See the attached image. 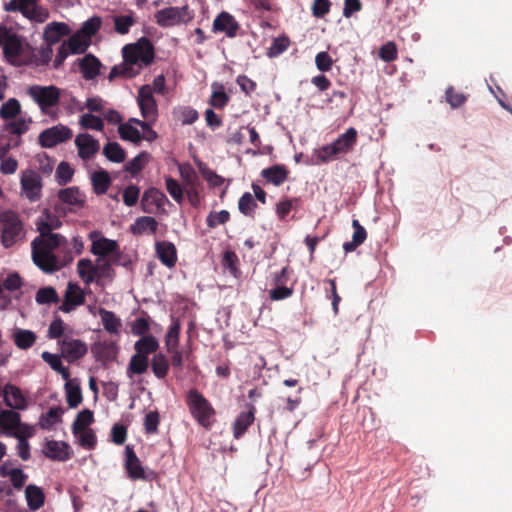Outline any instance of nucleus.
Returning <instances> with one entry per match:
<instances>
[{"label": "nucleus", "instance_id": "obj_1", "mask_svg": "<svg viewBox=\"0 0 512 512\" xmlns=\"http://www.w3.org/2000/svg\"><path fill=\"white\" fill-rule=\"evenodd\" d=\"M55 227L49 223H37L39 235L31 242L33 263L46 274L61 270L73 259L70 251L63 257L58 255V252L67 249V240L53 232Z\"/></svg>", "mask_w": 512, "mask_h": 512}, {"label": "nucleus", "instance_id": "obj_2", "mask_svg": "<svg viewBox=\"0 0 512 512\" xmlns=\"http://www.w3.org/2000/svg\"><path fill=\"white\" fill-rule=\"evenodd\" d=\"M123 62L112 67L108 79H131L139 75L142 69L149 66L155 57L154 46L146 38H140L136 43L127 44L122 48Z\"/></svg>", "mask_w": 512, "mask_h": 512}, {"label": "nucleus", "instance_id": "obj_3", "mask_svg": "<svg viewBox=\"0 0 512 512\" xmlns=\"http://www.w3.org/2000/svg\"><path fill=\"white\" fill-rule=\"evenodd\" d=\"M26 231L19 214L13 210L0 213V242L4 248H11L25 240Z\"/></svg>", "mask_w": 512, "mask_h": 512}, {"label": "nucleus", "instance_id": "obj_4", "mask_svg": "<svg viewBox=\"0 0 512 512\" xmlns=\"http://www.w3.org/2000/svg\"><path fill=\"white\" fill-rule=\"evenodd\" d=\"M357 137V130L353 127L348 128L333 143L322 146L314 151V155L317 158L316 163H327L335 159L339 154L349 153L356 145Z\"/></svg>", "mask_w": 512, "mask_h": 512}, {"label": "nucleus", "instance_id": "obj_5", "mask_svg": "<svg viewBox=\"0 0 512 512\" xmlns=\"http://www.w3.org/2000/svg\"><path fill=\"white\" fill-rule=\"evenodd\" d=\"M186 402L192 417L205 429H211L215 422L216 411L211 403L197 389L187 392Z\"/></svg>", "mask_w": 512, "mask_h": 512}, {"label": "nucleus", "instance_id": "obj_6", "mask_svg": "<svg viewBox=\"0 0 512 512\" xmlns=\"http://www.w3.org/2000/svg\"><path fill=\"white\" fill-rule=\"evenodd\" d=\"M60 92L54 85H31L26 89V94L38 105L43 114H48L50 109L59 103Z\"/></svg>", "mask_w": 512, "mask_h": 512}, {"label": "nucleus", "instance_id": "obj_7", "mask_svg": "<svg viewBox=\"0 0 512 512\" xmlns=\"http://www.w3.org/2000/svg\"><path fill=\"white\" fill-rule=\"evenodd\" d=\"M155 22L164 28L187 24L194 18V13L188 5L182 7H167L158 10L155 15Z\"/></svg>", "mask_w": 512, "mask_h": 512}, {"label": "nucleus", "instance_id": "obj_8", "mask_svg": "<svg viewBox=\"0 0 512 512\" xmlns=\"http://www.w3.org/2000/svg\"><path fill=\"white\" fill-rule=\"evenodd\" d=\"M21 194L30 202L38 201L42 195V178L38 172L34 170H25L22 172Z\"/></svg>", "mask_w": 512, "mask_h": 512}, {"label": "nucleus", "instance_id": "obj_9", "mask_svg": "<svg viewBox=\"0 0 512 512\" xmlns=\"http://www.w3.org/2000/svg\"><path fill=\"white\" fill-rule=\"evenodd\" d=\"M137 103L142 117L150 122L158 118V105L150 85H143L138 90Z\"/></svg>", "mask_w": 512, "mask_h": 512}, {"label": "nucleus", "instance_id": "obj_10", "mask_svg": "<svg viewBox=\"0 0 512 512\" xmlns=\"http://www.w3.org/2000/svg\"><path fill=\"white\" fill-rule=\"evenodd\" d=\"M4 9L8 12H20L27 19L39 23H43L49 18L48 10L42 6L37 5V3L23 4L16 1H9L5 4Z\"/></svg>", "mask_w": 512, "mask_h": 512}, {"label": "nucleus", "instance_id": "obj_11", "mask_svg": "<svg viewBox=\"0 0 512 512\" xmlns=\"http://www.w3.org/2000/svg\"><path fill=\"white\" fill-rule=\"evenodd\" d=\"M72 130L62 124L55 125L42 131L39 143L44 148H52L72 138Z\"/></svg>", "mask_w": 512, "mask_h": 512}, {"label": "nucleus", "instance_id": "obj_12", "mask_svg": "<svg viewBox=\"0 0 512 512\" xmlns=\"http://www.w3.org/2000/svg\"><path fill=\"white\" fill-rule=\"evenodd\" d=\"M62 355L69 361L74 362L81 359L87 353V345L80 339L64 337L58 341Z\"/></svg>", "mask_w": 512, "mask_h": 512}, {"label": "nucleus", "instance_id": "obj_13", "mask_svg": "<svg viewBox=\"0 0 512 512\" xmlns=\"http://www.w3.org/2000/svg\"><path fill=\"white\" fill-rule=\"evenodd\" d=\"M240 26L236 19L228 12H221L213 21L212 31L214 33H225L229 38H234Z\"/></svg>", "mask_w": 512, "mask_h": 512}, {"label": "nucleus", "instance_id": "obj_14", "mask_svg": "<svg viewBox=\"0 0 512 512\" xmlns=\"http://www.w3.org/2000/svg\"><path fill=\"white\" fill-rule=\"evenodd\" d=\"M125 469L128 477L132 480L142 479L145 480L144 468L141 465V461L136 455L134 449L130 445L125 447Z\"/></svg>", "mask_w": 512, "mask_h": 512}, {"label": "nucleus", "instance_id": "obj_15", "mask_svg": "<svg viewBox=\"0 0 512 512\" xmlns=\"http://www.w3.org/2000/svg\"><path fill=\"white\" fill-rule=\"evenodd\" d=\"M75 145L78 149L79 157L83 160L90 159L100 148L98 140L87 133L77 135Z\"/></svg>", "mask_w": 512, "mask_h": 512}, {"label": "nucleus", "instance_id": "obj_16", "mask_svg": "<svg viewBox=\"0 0 512 512\" xmlns=\"http://www.w3.org/2000/svg\"><path fill=\"white\" fill-rule=\"evenodd\" d=\"M44 454L47 458L54 461H67L72 457L70 446L63 441H47L44 448Z\"/></svg>", "mask_w": 512, "mask_h": 512}, {"label": "nucleus", "instance_id": "obj_17", "mask_svg": "<svg viewBox=\"0 0 512 512\" xmlns=\"http://www.w3.org/2000/svg\"><path fill=\"white\" fill-rule=\"evenodd\" d=\"M247 407L248 410L242 411L233 423V436L236 439H240L255 420V406L248 404Z\"/></svg>", "mask_w": 512, "mask_h": 512}, {"label": "nucleus", "instance_id": "obj_18", "mask_svg": "<svg viewBox=\"0 0 512 512\" xmlns=\"http://www.w3.org/2000/svg\"><path fill=\"white\" fill-rule=\"evenodd\" d=\"M155 251L160 262L168 268H173L177 262V249L172 242L157 241Z\"/></svg>", "mask_w": 512, "mask_h": 512}, {"label": "nucleus", "instance_id": "obj_19", "mask_svg": "<svg viewBox=\"0 0 512 512\" xmlns=\"http://www.w3.org/2000/svg\"><path fill=\"white\" fill-rule=\"evenodd\" d=\"M4 403L6 406L16 409L24 410L27 407V402L21 390L12 384H6L2 391Z\"/></svg>", "mask_w": 512, "mask_h": 512}, {"label": "nucleus", "instance_id": "obj_20", "mask_svg": "<svg viewBox=\"0 0 512 512\" xmlns=\"http://www.w3.org/2000/svg\"><path fill=\"white\" fill-rule=\"evenodd\" d=\"M70 27L64 22H51L44 30L43 38L47 45L52 46L58 43L63 37L69 35Z\"/></svg>", "mask_w": 512, "mask_h": 512}, {"label": "nucleus", "instance_id": "obj_21", "mask_svg": "<svg viewBox=\"0 0 512 512\" xmlns=\"http://www.w3.org/2000/svg\"><path fill=\"white\" fill-rule=\"evenodd\" d=\"M22 52L23 46L20 37L15 33H11L3 44L5 58L9 63L15 64Z\"/></svg>", "mask_w": 512, "mask_h": 512}, {"label": "nucleus", "instance_id": "obj_22", "mask_svg": "<svg viewBox=\"0 0 512 512\" xmlns=\"http://www.w3.org/2000/svg\"><path fill=\"white\" fill-rule=\"evenodd\" d=\"M289 171L284 165L276 164L261 171V176L275 186H280L288 178Z\"/></svg>", "mask_w": 512, "mask_h": 512}, {"label": "nucleus", "instance_id": "obj_23", "mask_svg": "<svg viewBox=\"0 0 512 512\" xmlns=\"http://www.w3.org/2000/svg\"><path fill=\"white\" fill-rule=\"evenodd\" d=\"M158 229V222L154 217L141 216L130 226L133 235L155 234Z\"/></svg>", "mask_w": 512, "mask_h": 512}, {"label": "nucleus", "instance_id": "obj_24", "mask_svg": "<svg viewBox=\"0 0 512 512\" xmlns=\"http://www.w3.org/2000/svg\"><path fill=\"white\" fill-rule=\"evenodd\" d=\"M101 62L92 54L85 55L80 61V71L86 80L94 79L100 72Z\"/></svg>", "mask_w": 512, "mask_h": 512}, {"label": "nucleus", "instance_id": "obj_25", "mask_svg": "<svg viewBox=\"0 0 512 512\" xmlns=\"http://www.w3.org/2000/svg\"><path fill=\"white\" fill-rule=\"evenodd\" d=\"M118 249L119 246L116 241L101 237L93 241L91 246V253L99 256V258H105L109 254L117 252Z\"/></svg>", "mask_w": 512, "mask_h": 512}, {"label": "nucleus", "instance_id": "obj_26", "mask_svg": "<svg viewBox=\"0 0 512 512\" xmlns=\"http://www.w3.org/2000/svg\"><path fill=\"white\" fill-rule=\"evenodd\" d=\"M98 314L101 317L104 329L110 334H118L122 326L120 318L114 312L106 310L103 307L98 308Z\"/></svg>", "mask_w": 512, "mask_h": 512}, {"label": "nucleus", "instance_id": "obj_27", "mask_svg": "<svg viewBox=\"0 0 512 512\" xmlns=\"http://www.w3.org/2000/svg\"><path fill=\"white\" fill-rule=\"evenodd\" d=\"M159 348L158 340L152 336H143L134 344L136 354L148 357L150 354L155 353Z\"/></svg>", "mask_w": 512, "mask_h": 512}, {"label": "nucleus", "instance_id": "obj_28", "mask_svg": "<svg viewBox=\"0 0 512 512\" xmlns=\"http://www.w3.org/2000/svg\"><path fill=\"white\" fill-rule=\"evenodd\" d=\"M352 226L354 228L352 240L349 242H345L343 244V249L345 250L346 253L354 251L367 238V232L365 228L359 223L358 220L354 219L352 221Z\"/></svg>", "mask_w": 512, "mask_h": 512}, {"label": "nucleus", "instance_id": "obj_29", "mask_svg": "<svg viewBox=\"0 0 512 512\" xmlns=\"http://www.w3.org/2000/svg\"><path fill=\"white\" fill-rule=\"evenodd\" d=\"M36 339V334L31 330L18 328L13 333L14 343L19 349L26 350L31 348L35 344Z\"/></svg>", "mask_w": 512, "mask_h": 512}, {"label": "nucleus", "instance_id": "obj_30", "mask_svg": "<svg viewBox=\"0 0 512 512\" xmlns=\"http://www.w3.org/2000/svg\"><path fill=\"white\" fill-rule=\"evenodd\" d=\"M20 414L13 410L0 412V427L8 433H12L20 426Z\"/></svg>", "mask_w": 512, "mask_h": 512}, {"label": "nucleus", "instance_id": "obj_31", "mask_svg": "<svg viewBox=\"0 0 512 512\" xmlns=\"http://www.w3.org/2000/svg\"><path fill=\"white\" fill-rule=\"evenodd\" d=\"M27 505L32 510H37L44 505L45 495L41 488L28 485L25 490Z\"/></svg>", "mask_w": 512, "mask_h": 512}, {"label": "nucleus", "instance_id": "obj_32", "mask_svg": "<svg viewBox=\"0 0 512 512\" xmlns=\"http://www.w3.org/2000/svg\"><path fill=\"white\" fill-rule=\"evenodd\" d=\"M22 108L16 98H9L0 108V118L8 121L17 118L21 114Z\"/></svg>", "mask_w": 512, "mask_h": 512}, {"label": "nucleus", "instance_id": "obj_33", "mask_svg": "<svg viewBox=\"0 0 512 512\" xmlns=\"http://www.w3.org/2000/svg\"><path fill=\"white\" fill-rule=\"evenodd\" d=\"M58 197L63 203L75 206H82L85 201L84 194H82L77 187L61 189L58 193Z\"/></svg>", "mask_w": 512, "mask_h": 512}, {"label": "nucleus", "instance_id": "obj_34", "mask_svg": "<svg viewBox=\"0 0 512 512\" xmlns=\"http://www.w3.org/2000/svg\"><path fill=\"white\" fill-rule=\"evenodd\" d=\"M212 95L209 104L216 109H223L229 102L230 98L226 94L224 86L220 83L214 82L212 84Z\"/></svg>", "mask_w": 512, "mask_h": 512}, {"label": "nucleus", "instance_id": "obj_35", "mask_svg": "<svg viewBox=\"0 0 512 512\" xmlns=\"http://www.w3.org/2000/svg\"><path fill=\"white\" fill-rule=\"evenodd\" d=\"M94 275L97 284H101L103 279H111L114 275L111 263L105 258H98L94 264Z\"/></svg>", "mask_w": 512, "mask_h": 512}, {"label": "nucleus", "instance_id": "obj_36", "mask_svg": "<svg viewBox=\"0 0 512 512\" xmlns=\"http://www.w3.org/2000/svg\"><path fill=\"white\" fill-rule=\"evenodd\" d=\"M91 180L94 192L98 195L105 194L111 184L109 173L105 170L94 172Z\"/></svg>", "mask_w": 512, "mask_h": 512}, {"label": "nucleus", "instance_id": "obj_37", "mask_svg": "<svg viewBox=\"0 0 512 512\" xmlns=\"http://www.w3.org/2000/svg\"><path fill=\"white\" fill-rule=\"evenodd\" d=\"M94 421L93 412L89 409H84L80 411L73 424H72V433L74 436H78L79 432L82 430H88V426Z\"/></svg>", "mask_w": 512, "mask_h": 512}, {"label": "nucleus", "instance_id": "obj_38", "mask_svg": "<svg viewBox=\"0 0 512 512\" xmlns=\"http://www.w3.org/2000/svg\"><path fill=\"white\" fill-rule=\"evenodd\" d=\"M85 291L75 282H69L66 287L64 298L71 304L80 306L85 303Z\"/></svg>", "mask_w": 512, "mask_h": 512}, {"label": "nucleus", "instance_id": "obj_39", "mask_svg": "<svg viewBox=\"0 0 512 512\" xmlns=\"http://www.w3.org/2000/svg\"><path fill=\"white\" fill-rule=\"evenodd\" d=\"M165 201H167V197L163 192L156 188H150L144 192L141 205L144 211L149 212L145 207L146 203L154 204L156 207L160 208L164 205Z\"/></svg>", "mask_w": 512, "mask_h": 512}, {"label": "nucleus", "instance_id": "obj_40", "mask_svg": "<svg viewBox=\"0 0 512 512\" xmlns=\"http://www.w3.org/2000/svg\"><path fill=\"white\" fill-rule=\"evenodd\" d=\"M63 409L61 407H52L46 414L40 417L39 425L42 429L50 430L56 423L62 421Z\"/></svg>", "mask_w": 512, "mask_h": 512}, {"label": "nucleus", "instance_id": "obj_41", "mask_svg": "<svg viewBox=\"0 0 512 512\" xmlns=\"http://www.w3.org/2000/svg\"><path fill=\"white\" fill-rule=\"evenodd\" d=\"M41 357L54 371L60 373L64 380H69L70 371L67 367L63 366L58 355L45 351L42 353Z\"/></svg>", "mask_w": 512, "mask_h": 512}, {"label": "nucleus", "instance_id": "obj_42", "mask_svg": "<svg viewBox=\"0 0 512 512\" xmlns=\"http://www.w3.org/2000/svg\"><path fill=\"white\" fill-rule=\"evenodd\" d=\"M169 361L162 353L154 354L151 360V368L158 379H164L169 371Z\"/></svg>", "mask_w": 512, "mask_h": 512}, {"label": "nucleus", "instance_id": "obj_43", "mask_svg": "<svg viewBox=\"0 0 512 512\" xmlns=\"http://www.w3.org/2000/svg\"><path fill=\"white\" fill-rule=\"evenodd\" d=\"M31 123V118L20 117L18 119L15 118L13 119V121L6 123L4 128L8 133L16 135L17 137H21L29 130Z\"/></svg>", "mask_w": 512, "mask_h": 512}, {"label": "nucleus", "instance_id": "obj_44", "mask_svg": "<svg viewBox=\"0 0 512 512\" xmlns=\"http://www.w3.org/2000/svg\"><path fill=\"white\" fill-rule=\"evenodd\" d=\"M149 366L148 357L139 354H134L129 362L127 368V374L131 377L133 374L141 375L144 374Z\"/></svg>", "mask_w": 512, "mask_h": 512}, {"label": "nucleus", "instance_id": "obj_45", "mask_svg": "<svg viewBox=\"0 0 512 512\" xmlns=\"http://www.w3.org/2000/svg\"><path fill=\"white\" fill-rule=\"evenodd\" d=\"M104 156L111 162L121 163L125 160L126 153L117 142H108L103 148Z\"/></svg>", "mask_w": 512, "mask_h": 512}, {"label": "nucleus", "instance_id": "obj_46", "mask_svg": "<svg viewBox=\"0 0 512 512\" xmlns=\"http://www.w3.org/2000/svg\"><path fill=\"white\" fill-rule=\"evenodd\" d=\"M67 45V48L72 54L83 53L90 44V41L86 39L81 33L76 32L67 41L63 42Z\"/></svg>", "mask_w": 512, "mask_h": 512}, {"label": "nucleus", "instance_id": "obj_47", "mask_svg": "<svg viewBox=\"0 0 512 512\" xmlns=\"http://www.w3.org/2000/svg\"><path fill=\"white\" fill-rule=\"evenodd\" d=\"M77 272L85 284L89 285L95 281L94 264L90 259H80L77 263Z\"/></svg>", "mask_w": 512, "mask_h": 512}, {"label": "nucleus", "instance_id": "obj_48", "mask_svg": "<svg viewBox=\"0 0 512 512\" xmlns=\"http://www.w3.org/2000/svg\"><path fill=\"white\" fill-rule=\"evenodd\" d=\"M150 158L151 155L148 152L142 151L125 165V170L136 175L144 169Z\"/></svg>", "mask_w": 512, "mask_h": 512}, {"label": "nucleus", "instance_id": "obj_49", "mask_svg": "<svg viewBox=\"0 0 512 512\" xmlns=\"http://www.w3.org/2000/svg\"><path fill=\"white\" fill-rule=\"evenodd\" d=\"M180 323L179 321H174L165 336V346L167 351H175L179 346V335H180Z\"/></svg>", "mask_w": 512, "mask_h": 512}, {"label": "nucleus", "instance_id": "obj_50", "mask_svg": "<svg viewBox=\"0 0 512 512\" xmlns=\"http://www.w3.org/2000/svg\"><path fill=\"white\" fill-rule=\"evenodd\" d=\"M118 132L121 139L123 140L130 141L134 144H139L142 141L140 131L130 123L120 124L118 127Z\"/></svg>", "mask_w": 512, "mask_h": 512}, {"label": "nucleus", "instance_id": "obj_51", "mask_svg": "<svg viewBox=\"0 0 512 512\" xmlns=\"http://www.w3.org/2000/svg\"><path fill=\"white\" fill-rule=\"evenodd\" d=\"M257 208V203L255 199L253 198L252 194L249 192H245L239 199L238 202V209L239 211L247 216V217H254L255 210Z\"/></svg>", "mask_w": 512, "mask_h": 512}, {"label": "nucleus", "instance_id": "obj_52", "mask_svg": "<svg viewBox=\"0 0 512 512\" xmlns=\"http://www.w3.org/2000/svg\"><path fill=\"white\" fill-rule=\"evenodd\" d=\"M115 31L118 34L125 35L130 31V28L135 24V19L132 14L130 15H116L113 17Z\"/></svg>", "mask_w": 512, "mask_h": 512}, {"label": "nucleus", "instance_id": "obj_53", "mask_svg": "<svg viewBox=\"0 0 512 512\" xmlns=\"http://www.w3.org/2000/svg\"><path fill=\"white\" fill-rule=\"evenodd\" d=\"M101 24L102 19L98 16H93L82 24V27L78 32L81 33L84 37H86V39L91 41V37L98 32V30L101 27Z\"/></svg>", "mask_w": 512, "mask_h": 512}, {"label": "nucleus", "instance_id": "obj_54", "mask_svg": "<svg viewBox=\"0 0 512 512\" xmlns=\"http://www.w3.org/2000/svg\"><path fill=\"white\" fill-rule=\"evenodd\" d=\"M35 300L38 304H51L59 302V296L55 288L48 286L37 291Z\"/></svg>", "mask_w": 512, "mask_h": 512}, {"label": "nucleus", "instance_id": "obj_55", "mask_svg": "<svg viewBox=\"0 0 512 512\" xmlns=\"http://www.w3.org/2000/svg\"><path fill=\"white\" fill-rule=\"evenodd\" d=\"M174 114L177 119L182 123V125H191L193 124L199 117L198 112L188 106H182L175 110Z\"/></svg>", "mask_w": 512, "mask_h": 512}, {"label": "nucleus", "instance_id": "obj_56", "mask_svg": "<svg viewBox=\"0 0 512 512\" xmlns=\"http://www.w3.org/2000/svg\"><path fill=\"white\" fill-rule=\"evenodd\" d=\"M299 203L298 198H286L279 201L276 204L275 212L280 220H285L287 215L294 209Z\"/></svg>", "mask_w": 512, "mask_h": 512}, {"label": "nucleus", "instance_id": "obj_57", "mask_svg": "<svg viewBox=\"0 0 512 512\" xmlns=\"http://www.w3.org/2000/svg\"><path fill=\"white\" fill-rule=\"evenodd\" d=\"M79 124L84 129H91L96 131H102L104 129V123L102 119L92 113L83 114L80 117Z\"/></svg>", "mask_w": 512, "mask_h": 512}, {"label": "nucleus", "instance_id": "obj_58", "mask_svg": "<svg viewBox=\"0 0 512 512\" xmlns=\"http://www.w3.org/2000/svg\"><path fill=\"white\" fill-rule=\"evenodd\" d=\"M66 399L68 406L70 408H76L82 402V392L81 388L78 385H72L71 383H66Z\"/></svg>", "mask_w": 512, "mask_h": 512}, {"label": "nucleus", "instance_id": "obj_59", "mask_svg": "<svg viewBox=\"0 0 512 512\" xmlns=\"http://www.w3.org/2000/svg\"><path fill=\"white\" fill-rule=\"evenodd\" d=\"M180 175L183 180L184 189L194 186H201L200 178L191 166L180 168Z\"/></svg>", "mask_w": 512, "mask_h": 512}, {"label": "nucleus", "instance_id": "obj_60", "mask_svg": "<svg viewBox=\"0 0 512 512\" xmlns=\"http://www.w3.org/2000/svg\"><path fill=\"white\" fill-rule=\"evenodd\" d=\"M166 189L170 196L177 202L183 201L184 188L180 186L177 180L168 176L165 178Z\"/></svg>", "mask_w": 512, "mask_h": 512}, {"label": "nucleus", "instance_id": "obj_61", "mask_svg": "<svg viewBox=\"0 0 512 512\" xmlns=\"http://www.w3.org/2000/svg\"><path fill=\"white\" fill-rule=\"evenodd\" d=\"M160 423V415L158 411H149L145 415L144 430L146 434H156Z\"/></svg>", "mask_w": 512, "mask_h": 512}, {"label": "nucleus", "instance_id": "obj_62", "mask_svg": "<svg viewBox=\"0 0 512 512\" xmlns=\"http://www.w3.org/2000/svg\"><path fill=\"white\" fill-rule=\"evenodd\" d=\"M150 331L149 317L136 318L131 324V332L136 336H148Z\"/></svg>", "mask_w": 512, "mask_h": 512}, {"label": "nucleus", "instance_id": "obj_63", "mask_svg": "<svg viewBox=\"0 0 512 512\" xmlns=\"http://www.w3.org/2000/svg\"><path fill=\"white\" fill-rule=\"evenodd\" d=\"M290 40L286 36H280L278 38H275L271 47L268 50V56L269 57H277L280 54H282L284 51H286L289 47Z\"/></svg>", "mask_w": 512, "mask_h": 512}, {"label": "nucleus", "instance_id": "obj_64", "mask_svg": "<svg viewBox=\"0 0 512 512\" xmlns=\"http://www.w3.org/2000/svg\"><path fill=\"white\" fill-rule=\"evenodd\" d=\"M79 444L88 450L94 449L97 443L96 435L92 429L82 430L78 436H75Z\"/></svg>", "mask_w": 512, "mask_h": 512}]
</instances>
